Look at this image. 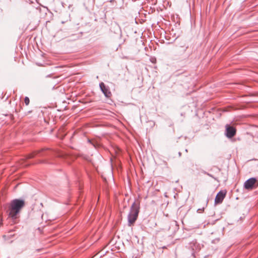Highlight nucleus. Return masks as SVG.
Here are the masks:
<instances>
[{
    "instance_id": "obj_1",
    "label": "nucleus",
    "mask_w": 258,
    "mask_h": 258,
    "mask_svg": "<svg viewBox=\"0 0 258 258\" xmlns=\"http://www.w3.org/2000/svg\"><path fill=\"white\" fill-rule=\"evenodd\" d=\"M25 206V201L23 200L15 199L9 204L7 213L9 218L13 221L19 217L20 213L22 208Z\"/></svg>"
},
{
    "instance_id": "obj_2",
    "label": "nucleus",
    "mask_w": 258,
    "mask_h": 258,
    "mask_svg": "<svg viewBox=\"0 0 258 258\" xmlns=\"http://www.w3.org/2000/svg\"><path fill=\"white\" fill-rule=\"evenodd\" d=\"M140 210L139 204L134 202L131 208L130 212L127 216L128 225H133L137 219Z\"/></svg>"
},
{
    "instance_id": "obj_3",
    "label": "nucleus",
    "mask_w": 258,
    "mask_h": 258,
    "mask_svg": "<svg viewBox=\"0 0 258 258\" xmlns=\"http://www.w3.org/2000/svg\"><path fill=\"white\" fill-rule=\"evenodd\" d=\"M257 182L256 178H250L247 180L244 184V187L245 189L251 190L257 186Z\"/></svg>"
},
{
    "instance_id": "obj_4",
    "label": "nucleus",
    "mask_w": 258,
    "mask_h": 258,
    "mask_svg": "<svg viewBox=\"0 0 258 258\" xmlns=\"http://www.w3.org/2000/svg\"><path fill=\"white\" fill-rule=\"evenodd\" d=\"M226 136L228 138H231L236 134V129L233 126H231L228 124L226 125Z\"/></svg>"
},
{
    "instance_id": "obj_5",
    "label": "nucleus",
    "mask_w": 258,
    "mask_h": 258,
    "mask_svg": "<svg viewBox=\"0 0 258 258\" xmlns=\"http://www.w3.org/2000/svg\"><path fill=\"white\" fill-rule=\"evenodd\" d=\"M226 194V192L225 191H219L215 199V203L216 204H218L221 203L224 198L225 197Z\"/></svg>"
},
{
    "instance_id": "obj_6",
    "label": "nucleus",
    "mask_w": 258,
    "mask_h": 258,
    "mask_svg": "<svg viewBox=\"0 0 258 258\" xmlns=\"http://www.w3.org/2000/svg\"><path fill=\"white\" fill-rule=\"evenodd\" d=\"M99 86L102 92L104 94L105 96L110 97V95H111V92L109 91L108 87H106L103 82L100 83Z\"/></svg>"
},
{
    "instance_id": "obj_7",
    "label": "nucleus",
    "mask_w": 258,
    "mask_h": 258,
    "mask_svg": "<svg viewBox=\"0 0 258 258\" xmlns=\"http://www.w3.org/2000/svg\"><path fill=\"white\" fill-rule=\"evenodd\" d=\"M30 102L29 98H25V103L26 105H28Z\"/></svg>"
},
{
    "instance_id": "obj_8",
    "label": "nucleus",
    "mask_w": 258,
    "mask_h": 258,
    "mask_svg": "<svg viewBox=\"0 0 258 258\" xmlns=\"http://www.w3.org/2000/svg\"><path fill=\"white\" fill-rule=\"evenodd\" d=\"M34 154H30V155H29V156H28V158H32V157H34Z\"/></svg>"
},
{
    "instance_id": "obj_9",
    "label": "nucleus",
    "mask_w": 258,
    "mask_h": 258,
    "mask_svg": "<svg viewBox=\"0 0 258 258\" xmlns=\"http://www.w3.org/2000/svg\"><path fill=\"white\" fill-rule=\"evenodd\" d=\"M241 97H247V96H246V95H242Z\"/></svg>"
},
{
    "instance_id": "obj_10",
    "label": "nucleus",
    "mask_w": 258,
    "mask_h": 258,
    "mask_svg": "<svg viewBox=\"0 0 258 258\" xmlns=\"http://www.w3.org/2000/svg\"><path fill=\"white\" fill-rule=\"evenodd\" d=\"M114 0H111L110 2H113V1H114Z\"/></svg>"
},
{
    "instance_id": "obj_11",
    "label": "nucleus",
    "mask_w": 258,
    "mask_h": 258,
    "mask_svg": "<svg viewBox=\"0 0 258 258\" xmlns=\"http://www.w3.org/2000/svg\"><path fill=\"white\" fill-rule=\"evenodd\" d=\"M201 210V209H198V211L199 212V211Z\"/></svg>"
}]
</instances>
